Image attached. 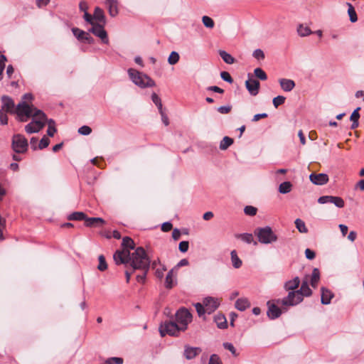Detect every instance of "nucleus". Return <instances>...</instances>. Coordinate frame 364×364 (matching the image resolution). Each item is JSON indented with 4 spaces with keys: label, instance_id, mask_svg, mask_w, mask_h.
<instances>
[{
    "label": "nucleus",
    "instance_id": "2eb2a0df",
    "mask_svg": "<svg viewBox=\"0 0 364 364\" xmlns=\"http://www.w3.org/2000/svg\"><path fill=\"white\" fill-rule=\"evenodd\" d=\"M321 301L322 304L327 305L331 303V299L334 296L333 293L328 289L322 287L321 288Z\"/></svg>",
    "mask_w": 364,
    "mask_h": 364
},
{
    "label": "nucleus",
    "instance_id": "9b49d317",
    "mask_svg": "<svg viewBox=\"0 0 364 364\" xmlns=\"http://www.w3.org/2000/svg\"><path fill=\"white\" fill-rule=\"evenodd\" d=\"M1 109L5 110L9 113H16L17 114V107L15 108V104L14 100L9 96L4 95L1 97Z\"/></svg>",
    "mask_w": 364,
    "mask_h": 364
},
{
    "label": "nucleus",
    "instance_id": "bb28decb",
    "mask_svg": "<svg viewBox=\"0 0 364 364\" xmlns=\"http://www.w3.org/2000/svg\"><path fill=\"white\" fill-rule=\"evenodd\" d=\"M230 255H231V261H232V266L235 269L240 268L242 266V262L238 257L236 250H232L230 252Z\"/></svg>",
    "mask_w": 364,
    "mask_h": 364
},
{
    "label": "nucleus",
    "instance_id": "4be33fe9",
    "mask_svg": "<svg viewBox=\"0 0 364 364\" xmlns=\"http://www.w3.org/2000/svg\"><path fill=\"white\" fill-rule=\"evenodd\" d=\"M299 278L298 277H295L293 279L286 282L284 287L287 291H294L299 287Z\"/></svg>",
    "mask_w": 364,
    "mask_h": 364
},
{
    "label": "nucleus",
    "instance_id": "423d86ee",
    "mask_svg": "<svg viewBox=\"0 0 364 364\" xmlns=\"http://www.w3.org/2000/svg\"><path fill=\"white\" fill-rule=\"evenodd\" d=\"M175 321L181 326L182 331L188 328V325L192 321V314L186 308H180L175 314Z\"/></svg>",
    "mask_w": 364,
    "mask_h": 364
},
{
    "label": "nucleus",
    "instance_id": "ddd939ff",
    "mask_svg": "<svg viewBox=\"0 0 364 364\" xmlns=\"http://www.w3.org/2000/svg\"><path fill=\"white\" fill-rule=\"evenodd\" d=\"M245 87L251 95L256 96L259 92L260 83L257 80L248 79L245 81Z\"/></svg>",
    "mask_w": 364,
    "mask_h": 364
},
{
    "label": "nucleus",
    "instance_id": "e2e57ef3",
    "mask_svg": "<svg viewBox=\"0 0 364 364\" xmlns=\"http://www.w3.org/2000/svg\"><path fill=\"white\" fill-rule=\"evenodd\" d=\"M8 123V117L2 109H0V124L5 125Z\"/></svg>",
    "mask_w": 364,
    "mask_h": 364
},
{
    "label": "nucleus",
    "instance_id": "774afa93",
    "mask_svg": "<svg viewBox=\"0 0 364 364\" xmlns=\"http://www.w3.org/2000/svg\"><path fill=\"white\" fill-rule=\"evenodd\" d=\"M172 224L170 222H165L161 225V230L168 232L172 229Z\"/></svg>",
    "mask_w": 364,
    "mask_h": 364
},
{
    "label": "nucleus",
    "instance_id": "c9c22d12",
    "mask_svg": "<svg viewBox=\"0 0 364 364\" xmlns=\"http://www.w3.org/2000/svg\"><path fill=\"white\" fill-rule=\"evenodd\" d=\"M347 5L348 6V16H349V18H350V21L352 23H355L358 20V17H357V14H356L355 10L354 7L353 6V5L351 4L348 3Z\"/></svg>",
    "mask_w": 364,
    "mask_h": 364
},
{
    "label": "nucleus",
    "instance_id": "49530a36",
    "mask_svg": "<svg viewBox=\"0 0 364 364\" xmlns=\"http://www.w3.org/2000/svg\"><path fill=\"white\" fill-rule=\"evenodd\" d=\"M106 364H122L123 359L118 357H112L105 360Z\"/></svg>",
    "mask_w": 364,
    "mask_h": 364
},
{
    "label": "nucleus",
    "instance_id": "cd10ccee",
    "mask_svg": "<svg viewBox=\"0 0 364 364\" xmlns=\"http://www.w3.org/2000/svg\"><path fill=\"white\" fill-rule=\"evenodd\" d=\"M297 33L301 37H306L311 35L312 31L309 26H305L304 24H299L297 28Z\"/></svg>",
    "mask_w": 364,
    "mask_h": 364
},
{
    "label": "nucleus",
    "instance_id": "c85d7f7f",
    "mask_svg": "<svg viewBox=\"0 0 364 364\" xmlns=\"http://www.w3.org/2000/svg\"><path fill=\"white\" fill-rule=\"evenodd\" d=\"M122 246L124 247L123 250H134V242L133 240L129 237H124L122 238Z\"/></svg>",
    "mask_w": 364,
    "mask_h": 364
},
{
    "label": "nucleus",
    "instance_id": "5fc2aeb1",
    "mask_svg": "<svg viewBox=\"0 0 364 364\" xmlns=\"http://www.w3.org/2000/svg\"><path fill=\"white\" fill-rule=\"evenodd\" d=\"M333 196H323L318 198V203L320 204H325L327 203H331Z\"/></svg>",
    "mask_w": 364,
    "mask_h": 364
},
{
    "label": "nucleus",
    "instance_id": "f3484780",
    "mask_svg": "<svg viewBox=\"0 0 364 364\" xmlns=\"http://www.w3.org/2000/svg\"><path fill=\"white\" fill-rule=\"evenodd\" d=\"M105 4L107 6L109 14L112 17H115L119 14L117 0H105Z\"/></svg>",
    "mask_w": 364,
    "mask_h": 364
},
{
    "label": "nucleus",
    "instance_id": "72a5a7b5",
    "mask_svg": "<svg viewBox=\"0 0 364 364\" xmlns=\"http://www.w3.org/2000/svg\"><path fill=\"white\" fill-rule=\"evenodd\" d=\"M72 32L78 41L83 42L87 32L78 28H73Z\"/></svg>",
    "mask_w": 364,
    "mask_h": 364
},
{
    "label": "nucleus",
    "instance_id": "bf43d9fd",
    "mask_svg": "<svg viewBox=\"0 0 364 364\" xmlns=\"http://www.w3.org/2000/svg\"><path fill=\"white\" fill-rule=\"evenodd\" d=\"M208 364H222V362L218 355L213 354L210 357Z\"/></svg>",
    "mask_w": 364,
    "mask_h": 364
},
{
    "label": "nucleus",
    "instance_id": "0e129e2a",
    "mask_svg": "<svg viewBox=\"0 0 364 364\" xmlns=\"http://www.w3.org/2000/svg\"><path fill=\"white\" fill-rule=\"evenodd\" d=\"M143 271L142 274H139L136 276V280L138 282L144 283L146 280V274L149 270L141 269Z\"/></svg>",
    "mask_w": 364,
    "mask_h": 364
},
{
    "label": "nucleus",
    "instance_id": "37998d69",
    "mask_svg": "<svg viewBox=\"0 0 364 364\" xmlns=\"http://www.w3.org/2000/svg\"><path fill=\"white\" fill-rule=\"evenodd\" d=\"M257 208L252 205H247L244 208V213L247 215L254 216L257 214Z\"/></svg>",
    "mask_w": 364,
    "mask_h": 364
},
{
    "label": "nucleus",
    "instance_id": "c03bdc74",
    "mask_svg": "<svg viewBox=\"0 0 364 364\" xmlns=\"http://www.w3.org/2000/svg\"><path fill=\"white\" fill-rule=\"evenodd\" d=\"M202 22L204 24V26L207 28H212L214 27V21L213 20L207 16H204L202 18Z\"/></svg>",
    "mask_w": 364,
    "mask_h": 364
},
{
    "label": "nucleus",
    "instance_id": "dca6fc26",
    "mask_svg": "<svg viewBox=\"0 0 364 364\" xmlns=\"http://www.w3.org/2000/svg\"><path fill=\"white\" fill-rule=\"evenodd\" d=\"M201 349L196 347L185 346L183 355L187 360H191L196 358L200 353Z\"/></svg>",
    "mask_w": 364,
    "mask_h": 364
},
{
    "label": "nucleus",
    "instance_id": "680f3d73",
    "mask_svg": "<svg viewBox=\"0 0 364 364\" xmlns=\"http://www.w3.org/2000/svg\"><path fill=\"white\" fill-rule=\"evenodd\" d=\"M6 60V58L4 55L0 53V76L2 75V73L5 68V61Z\"/></svg>",
    "mask_w": 364,
    "mask_h": 364
},
{
    "label": "nucleus",
    "instance_id": "5701e85b",
    "mask_svg": "<svg viewBox=\"0 0 364 364\" xmlns=\"http://www.w3.org/2000/svg\"><path fill=\"white\" fill-rule=\"evenodd\" d=\"M235 306L237 310L243 311L250 307V302L247 298H240L235 301Z\"/></svg>",
    "mask_w": 364,
    "mask_h": 364
},
{
    "label": "nucleus",
    "instance_id": "4d7b16f0",
    "mask_svg": "<svg viewBox=\"0 0 364 364\" xmlns=\"http://www.w3.org/2000/svg\"><path fill=\"white\" fill-rule=\"evenodd\" d=\"M232 109L231 105L220 106L217 108V110L220 114H228Z\"/></svg>",
    "mask_w": 364,
    "mask_h": 364
},
{
    "label": "nucleus",
    "instance_id": "603ef678",
    "mask_svg": "<svg viewBox=\"0 0 364 364\" xmlns=\"http://www.w3.org/2000/svg\"><path fill=\"white\" fill-rule=\"evenodd\" d=\"M223 346L224 348L230 350L234 356L237 355V354L236 353V349L231 343H228V342L223 343Z\"/></svg>",
    "mask_w": 364,
    "mask_h": 364
},
{
    "label": "nucleus",
    "instance_id": "f704fd0d",
    "mask_svg": "<svg viewBox=\"0 0 364 364\" xmlns=\"http://www.w3.org/2000/svg\"><path fill=\"white\" fill-rule=\"evenodd\" d=\"M237 238L240 239L243 242L250 244L254 241L253 236L251 233H242V234H237L235 236Z\"/></svg>",
    "mask_w": 364,
    "mask_h": 364
},
{
    "label": "nucleus",
    "instance_id": "473e14b6",
    "mask_svg": "<svg viewBox=\"0 0 364 364\" xmlns=\"http://www.w3.org/2000/svg\"><path fill=\"white\" fill-rule=\"evenodd\" d=\"M294 223H295L296 228H297V230H299V232L306 233L308 232V229L305 225V223L301 219H299V218L296 219Z\"/></svg>",
    "mask_w": 364,
    "mask_h": 364
},
{
    "label": "nucleus",
    "instance_id": "39448f33",
    "mask_svg": "<svg viewBox=\"0 0 364 364\" xmlns=\"http://www.w3.org/2000/svg\"><path fill=\"white\" fill-rule=\"evenodd\" d=\"M255 234L257 235L259 242L262 244H270L277 240V235L269 226L257 228Z\"/></svg>",
    "mask_w": 364,
    "mask_h": 364
},
{
    "label": "nucleus",
    "instance_id": "09e8293b",
    "mask_svg": "<svg viewBox=\"0 0 364 364\" xmlns=\"http://www.w3.org/2000/svg\"><path fill=\"white\" fill-rule=\"evenodd\" d=\"M49 143H50V140L49 139L44 136L40 141L39 144H38V148L39 149H43L44 148H46L48 145H49Z\"/></svg>",
    "mask_w": 364,
    "mask_h": 364
},
{
    "label": "nucleus",
    "instance_id": "412c9836",
    "mask_svg": "<svg viewBox=\"0 0 364 364\" xmlns=\"http://www.w3.org/2000/svg\"><path fill=\"white\" fill-rule=\"evenodd\" d=\"M306 277H306V279L303 280L300 289L297 290V291L301 294L303 299L304 296H310L312 294V290L309 287Z\"/></svg>",
    "mask_w": 364,
    "mask_h": 364
},
{
    "label": "nucleus",
    "instance_id": "1a4fd4ad",
    "mask_svg": "<svg viewBox=\"0 0 364 364\" xmlns=\"http://www.w3.org/2000/svg\"><path fill=\"white\" fill-rule=\"evenodd\" d=\"M105 24L95 23L88 30V32L92 33L95 36L98 37L102 43L108 45L109 43L108 35L105 29Z\"/></svg>",
    "mask_w": 364,
    "mask_h": 364
},
{
    "label": "nucleus",
    "instance_id": "0eeeda50",
    "mask_svg": "<svg viewBox=\"0 0 364 364\" xmlns=\"http://www.w3.org/2000/svg\"><path fill=\"white\" fill-rule=\"evenodd\" d=\"M11 146L16 154L26 153L28 147V140L22 134H14L12 137Z\"/></svg>",
    "mask_w": 364,
    "mask_h": 364
},
{
    "label": "nucleus",
    "instance_id": "69168bd1",
    "mask_svg": "<svg viewBox=\"0 0 364 364\" xmlns=\"http://www.w3.org/2000/svg\"><path fill=\"white\" fill-rule=\"evenodd\" d=\"M305 256L308 259L312 260L315 258L316 254L314 251L307 248L305 250Z\"/></svg>",
    "mask_w": 364,
    "mask_h": 364
},
{
    "label": "nucleus",
    "instance_id": "338daca9",
    "mask_svg": "<svg viewBox=\"0 0 364 364\" xmlns=\"http://www.w3.org/2000/svg\"><path fill=\"white\" fill-rule=\"evenodd\" d=\"M207 90H209V91H213V92H217V93H220V94H223L224 93V90L218 87V86H215V85H213V86H210V87H207Z\"/></svg>",
    "mask_w": 364,
    "mask_h": 364
},
{
    "label": "nucleus",
    "instance_id": "e433bc0d",
    "mask_svg": "<svg viewBox=\"0 0 364 364\" xmlns=\"http://www.w3.org/2000/svg\"><path fill=\"white\" fill-rule=\"evenodd\" d=\"M233 144V139L229 136H225L220 144L221 150H226L230 145Z\"/></svg>",
    "mask_w": 364,
    "mask_h": 364
},
{
    "label": "nucleus",
    "instance_id": "13d9d810",
    "mask_svg": "<svg viewBox=\"0 0 364 364\" xmlns=\"http://www.w3.org/2000/svg\"><path fill=\"white\" fill-rule=\"evenodd\" d=\"M252 55L257 60H262L264 58V53L261 49H256L254 50Z\"/></svg>",
    "mask_w": 364,
    "mask_h": 364
},
{
    "label": "nucleus",
    "instance_id": "a18cd8bd",
    "mask_svg": "<svg viewBox=\"0 0 364 364\" xmlns=\"http://www.w3.org/2000/svg\"><path fill=\"white\" fill-rule=\"evenodd\" d=\"M331 203H333L338 208H343L345 203L342 198L333 196Z\"/></svg>",
    "mask_w": 364,
    "mask_h": 364
},
{
    "label": "nucleus",
    "instance_id": "6e6d98bb",
    "mask_svg": "<svg viewBox=\"0 0 364 364\" xmlns=\"http://www.w3.org/2000/svg\"><path fill=\"white\" fill-rule=\"evenodd\" d=\"M189 247V242L188 241H181L179 243L178 249L180 252L185 253L188 251Z\"/></svg>",
    "mask_w": 364,
    "mask_h": 364
},
{
    "label": "nucleus",
    "instance_id": "b1692460",
    "mask_svg": "<svg viewBox=\"0 0 364 364\" xmlns=\"http://www.w3.org/2000/svg\"><path fill=\"white\" fill-rule=\"evenodd\" d=\"M214 321L217 326L220 329H225L228 327L226 318L223 314H217L214 317Z\"/></svg>",
    "mask_w": 364,
    "mask_h": 364
},
{
    "label": "nucleus",
    "instance_id": "6e6552de",
    "mask_svg": "<svg viewBox=\"0 0 364 364\" xmlns=\"http://www.w3.org/2000/svg\"><path fill=\"white\" fill-rule=\"evenodd\" d=\"M303 301L301 294L296 291H289L288 295L282 299H277V304H281L283 306H295Z\"/></svg>",
    "mask_w": 364,
    "mask_h": 364
},
{
    "label": "nucleus",
    "instance_id": "8fccbe9b",
    "mask_svg": "<svg viewBox=\"0 0 364 364\" xmlns=\"http://www.w3.org/2000/svg\"><path fill=\"white\" fill-rule=\"evenodd\" d=\"M78 132L82 135L87 136L92 132V129L88 126L84 125L79 128Z\"/></svg>",
    "mask_w": 364,
    "mask_h": 364
},
{
    "label": "nucleus",
    "instance_id": "7ed1b4c3",
    "mask_svg": "<svg viewBox=\"0 0 364 364\" xmlns=\"http://www.w3.org/2000/svg\"><path fill=\"white\" fill-rule=\"evenodd\" d=\"M128 74L131 80L141 88L151 87L155 86V82L147 75L135 69L129 68Z\"/></svg>",
    "mask_w": 364,
    "mask_h": 364
},
{
    "label": "nucleus",
    "instance_id": "864d4df0",
    "mask_svg": "<svg viewBox=\"0 0 364 364\" xmlns=\"http://www.w3.org/2000/svg\"><path fill=\"white\" fill-rule=\"evenodd\" d=\"M83 18L85 21L92 26L93 24L96 23L97 22L94 21L93 15L90 14L87 11H85L84 13Z\"/></svg>",
    "mask_w": 364,
    "mask_h": 364
},
{
    "label": "nucleus",
    "instance_id": "393cba45",
    "mask_svg": "<svg viewBox=\"0 0 364 364\" xmlns=\"http://www.w3.org/2000/svg\"><path fill=\"white\" fill-rule=\"evenodd\" d=\"M320 280V272L318 268H314L311 276L310 284L312 287L316 288Z\"/></svg>",
    "mask_w": 364,
    "mask_h": 364
},
{
    "label": "nucleus",
    "instance_id": "a211bd4d",
    "mask_svg": "<svg viewBox=\"0 0 364 364\" xmlns=\"http://www.w3.org/2000/svg\"><path fill=\"white\" fill-rule=\"evenodd\" d=\"M93 18L94 21L97 22V23L106 24L107 21L104 11L98 6L95 8Z\"/></svg>",
    "mask_w": 364,
    "mask_h": 364
},
{
    "label": "nucleus",
    "instance_id": "f03ea898",
    "mask_svg": "<svg viewBox=\"0 0 364 364\" xmlns=\"http://www.w3.org/2000/svg\"><path fill=\"white\" fill-rule=\"evenodd\" d=\"M16 112L21 122L27 121L31 117H33L32 122L25 127V130L28 134L37 133L45 126L46 121V114L33 105H29L25 102H21L17 105Z\"/></svg>",
    "mask_w": 364,
    "mask_h": 364
},
{
    "label": "nucleus",
    "instance_id": "de8ad7c7",
    "mask_svg": "<svg viewBox=\"0 0 364 364\" xmlns=\"http://www.w3.org/2000/svg\"><path fill=\"white\" fill-rule=\"evenodd\" d=\"M220 77L225 82L228 83H232L233 79L230 75V73L227 71H223L220 73Z\"/></svg>",
    "mask_w": 364,
    "mask_h": 364
},
{
    "label": "nucleus",
    "instance_id": "7c9ffc66",
    "mask_svg": "<svg viewBox=\"0 0 364 364\" xmlns=\"http://www.w3.org/2000/svg\"><path fill=\"white\" fill-rule=\"evenodd\" d=\"M174 285V278H173V270H170L165 279V287L166 289H171Z\"/></svg>",
    "mask_w": 364,
    "mask_h": 364
},
{
    "label": "nucleus",
    "instance_id": "9d476101",
    "mask_svg": "<svg viewBox=\"0 0 364 364\" xmlns=\"http://www.w3.org/2000/svg\"><path fill=\"white\" fill-rule=\"evenodd\" d=\"M279 304L277 303V299L267 301L268 310L267 314L270 319L274 320L281 316L282 309L278 306Z\"/></svg>",
    "mask_w": 364,
    "mask_h": 364
},
{
    "label": "nucleus",
    "instance_id": "20e7f679",
    "mask_svg": "<svg viewBox=\"0 0 364 364\" xmlns=\"http://www.w3.org/2000/svg\"><path fill=\"white\" fill-rule=\"evenodd\" d=\"M159 331L161 337L166 335L178 336L181 332V326L175 321H166L159 326Z\"/></svg>",
    "mask_w": 364,
    "mask_h": 364
},
{
    "label": "nucleus",
    "instance_id": "3c124183",
    "mask_svg": "<svg viewBox=\"0 0 364 364\" xmlns=\"http://www.w3.org/2000/svg\"><path fill=\"white\" fill-rule=\"evenodd\" d=\"M195 307L199 316H201L206 312L205 307L203 304L197 303L196 304Z\"/></svg>",
    "mask_w": 364,
    "mask_h": 364
},
{
    "label": "nucleus",
    "instance_id": "4c0bfd02",
    "mask_svg": "<svg viewBox=\"0 0 364 364\" xmlns=\"http://www.w3.org/2000/svg\"><path fill=\"white\" fill-rule=\"evenodd\" d=\"M151 100H152L153 102L157 107L159 112H162L164 111L163 106H162L161 98L158 96V95H156V93L154 92L151 95Z\"/></svg>",
    "mask_w": 364,
    "mask_h": 364
},
{
    "label": "nucleus",
    "instance_id": "79ce46f5",
    "mask_svg": "<svg viewBox=\"0 0 364 364\" xmlns=\"http://www.w3.org/2000/svg\"><path fill=\"white\" fill-rule=\"evenodd\" d=\"M286 100V97L282 95H278L275 97L273 100L272 103L275 108H277L281 105L284 104Z\"/></svg>",
    "mask_w": 364,
    "mask_h": 364
},
{
    "label": "nucleus",
    "instance_id": "f8f14e48",
    "mask_svg": "<svg viewBox=\"0 0 364 364\" xmlns=\"http://www.w3.org/2000/svg\"><path fill=\"white\" fill-rule=\"evenodd\" d=\"M311 182L317 186H322L328 183L329 178L326 173H312L309 176Z\"/></svg>",
    "mask_w": 364,
    "mask_h": 364
},
{
    "label": "nucleus",
    "instance_id": "c756f323",
    "mask_svg": "<svg viewBox=\"0 0 364 364\" xmlns=\"http://www.w3.org/2000/svg\"><path fill=\"white\" fill-rule=\"evenodd\" d=\"M219 55L227 64L231 65L233 64L235 61V58L225 50H220Z\"/></svg>",
    "mask_w": 364,
    "mask_h": 364
},
{
    "label": "nucleus",
    "instance_id": "a878e982",
    "mask_svg": "<svg viewBox=\"0 0 364 364\" xmlns=\"http://www.w3.org/2000/svg\"><path fill=\"white\" fill-rule=\"evenodd\" d=\"M87 217L83 212H74L68 215V219L70 220H85V223Z\"/></svg>",
    "mask_w": 364,
    "mask_h": 364
},
{
    "label": "nucleus",
    "instance_id": "4468645a",
    "mask_svg": "<svg viewBox=\"0 0 364 364\" xmlns=\"http://www.w3.org/2000/svg\"><path fill=\"white\" fill-rule=\"evenodd\" d=\"M203 304L205 307L206 313L211 314L218 306L217 300L212 297H207L203 300Z\"/></svg>",
    "mask_w": 364,
    "mask_h": 364
},
{
    "label": "nucleus",
    "instance_id": "052dcab7",
    "mask_svg": "<svg viewBox=\"0 0 364 364\" xmlns=\"http://www.w3.org/2000/svg\"><path fill=\"white\" fill-rule=\"evenodd\" d=\"M360 107H357L351 114L350 120V121H358L360 118L359 110Z\"/></svg>",
    "mask_w": 364,
    "mask_h": 364
},
{
    "label": "nucleus",
    "instance_id": "a19ab883",
    "mask_svg": "<svg viewBox=\"0 0 364 364\" xmlns=\"http://www.w3.org/2000/svg\"><path fill=\"white\" fill-rule=\"evenodd\" d=\"M255 76L261 80H266L267 75L265 72L260 68H257L254 70Z\"/></svg>",
    "mask_w": 364,
    "mask_h": 364
},
{
    "label": "nucleus",
    "instance_id": "58836bf2",
    "mask_svg": "<svg viewBox=\"0 0 364 364\" xmlns=\"http://www.w3.org/2000/svg\"><path fill=\"white\" fill-rule=\"evenodd\" d=\"M98 259L99 264L97 266V269L101 272L106 270L107 269V264L106 262L105 257H104V255H100Z\"/></svg>",
    "mask_w": 364,
    "mask_h": 364
},
{
    "label": "nucleus",
    "instance_id": "ea45409f",
    "mask_svg": "<svg viewBox=\"0 0 364 364\" xmlns=\"http://www.w3.org/2000/svg\"><path fill=\"white\" fill-rule=\"evenodd\" d=\"M179 55L176 51H172L168 58V62L170 65H175L179 60Z\"/></svg>",
    "mask_w": 364,
    "mask_h": 364
},
{
    "label": "nucleus",
    "instance_id": "aec40b11",
    "mask_svg": "<svg viewBox=\"0 0 364 364\" xmlns=\"http://www.w3.org/2000/svg\"><path fill=\"white\" fill-rule=\"evenodd\" d=\"M279 82L282 89L284 92H290L295 87L294 81L290 79L281 78L279 80Z\"/></svg>",
    "mask_w": 364,
    "mask_h": 364
},
{
    "label": "nucleus",
    "instance_id": "f257e3e1",
    "mask_svg": "<svg viewBox=\"0 0 364 364\" xmlns=\"http://www.w3.org/2000/svg\"><path fill=\"white\" fill-rule=\"evenodd\" d=\"M113 259L117 264H125L127 268L130 267L132 271L149 270L151 265V261L141 247H137L132 254L128 250H118L114 254Z\"/></svg>",
    "mask_w": 364,
    "mask_h": 364
},
{
    "label": "nucleus",
    "instance_id": "2f4dec72",
    "mask_svg": "<svg viewBox=\"0 0 364 364\" xmlns=\"http://www.w3.org/2000/svg\"><path fill=\"white\" fill-rule=\"evenodd\" d=\"M292 184L289 181H284L279 186V192L282 194H287L291 191Z\"/></svg>",
    "mask_w": 364,
    "mask_h": 364
},
{
    "label": "nucleus",
    "instance_id": "6ab92c4d",
    "mask_svg": "<svg viewBox=\"0 0 364 364\" xmlns=\"http://www.w3.org/2000/svg\"><path fill=\"white\" fill-rule=\"evenodd\" d=\"M106 223L102 218H86L85 225L86 227H102Z\"/></svg>",
    "mask_w": 364,
    "mask_h": 364
}]
</instances>
